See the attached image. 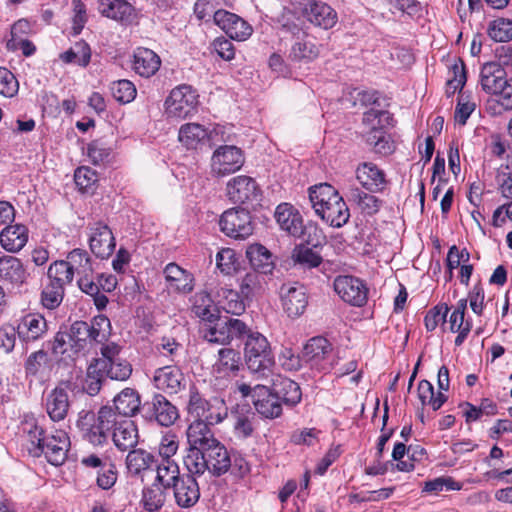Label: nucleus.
<instances>
[{"instance_id": "obj_1", "label": "nucleus", "mask_w": 512, "mask_h": 512, "mask_svg": "<svg viewBox=\"0 0 512 512\" xmlns=\"http://www.w3.org/2000/svg\"><path fill=\"white\" fill-rule=\"evenodd\" d=\"M109 327L110 321L104 315L94 317L90 323L75 321L68 329L56 333L52 351L55 355L74 360L94 343H103L107 338L106 328Z\"/></svg>"}, {"instance_id": "obj_2", "label": "nucleus", "mask_w": 512, "mask_h": 512, "mask_svg": "<svg viewBox=\"0 0 512 512\" xmlns=\"http://www.w3.org/2000/svg\"><path fill=\"white\" fill-rule=\"evenodd\" d=\"M309 200L315 213L330 226L340 228L349 221V208L332 185L321 183L310 187Z\"/></svg>"}, {"instance_id": "obj_3", "label": "nucleus", "mask_w": 512, "mask_h": 512, "mask_svg": "<svg viewBox=\"0 0 512 512\" xmlns=\"http://www.w3.org/2000/svg\"><path fill=\"white\" fill-rule=\"evenodd\" d=\"M275 219L281 230L290 236L302 238L313 247L321 245L324 240L322 231L312 224L305 226L299 211L289 203H281L277 206Z\"/></svg>"}, {"instance_id": "obj_4", "label": "nucleus", "mask_w": 512, "mask_h": 512, "mask_svg": "<svg viewBox=\"0 0 512 512\" xmlns=\"http://www.w3.org/2000/svg\"><path fill=\"white\" fill-rule=\"evenodd\" d=\"M244 354L248 369L259 378L268 379L272 375L274 358L267 338L252 331L245 341Z\"/></svg>"}, {"instance_id": "obj_5", "label": "nucleus", "mask_w": 512, "mask_h": 512, "mask_svg": "<svg viewBox=\"0 0 512 512\" xmlns=\"http://www.w3.org/2000/svg\"><path fill=\"white\" fill-rule=\"evenodd\" d=\"M282 29L293 38L288 54L291 62L309 64L320 56L322 45L309 35L307 29L294 22L285 23Z\"/></svg>"}, {"instance_id": "obj_6", "label": "nucleus", "mask_w": 512, "mask_h": 512, "mask_svg": "<svg viewBox=\"0 0 512 512\" xmlns=\"http://www.w3.org/2000/svg\"><path fill=\"white\" fill-rule=\"evenodd\" d=\"M238 391L243 397H251L256 412L265 419H275L282 415L283 406L279 395L266 384L241 383Z\"/></svg>"}, {"instance_id": "obj_7", "label": "nucleus", "mask_w": 512, "mask_h": 512, "mask_svg": "<svg viewBox=\"0 0 512 512\" xmlns=\"http://www.w3.org/2000/svg\"><path fill=\"white\" fill-rule=\"evenodd\" d=\"M302 359L311 369L326 373L336 367L339 358L332 353L326 338L313 337L304 345Z\"/></svg>"}, {"instance_id": "obj_8", "label": "nucleus", "mask_w": 512, "mask_h": 512, "mask_svg": "<svg viewBox=\"0 0 512 512\" xmlns=\"http://www.w3.org/2000/svg\"><path fill=\"white\" fill-rule=\"evenodd\" d=\"M198 464L192 461L185 467L193 475H203L209 471L214 476L225 474L231 466V456L223 444L218 441L199 456Z\"/></svg>"}, {"instance_id": "obj_9", "label": "nucleus", "mask_w": 512, "mask_h": 512, "mask_svg": "<svg viewBox=\"0 0 512 512\" xmlns=\"http://www.w3.org/2000/svg\"><path fill=\"white\" fill-rule=\"evenodd\" d=\"M188 413L194 421L215 425L227 416V407L224 400L213 398L205 400L197 391L191 390L188 402Z\"/></svg>"}, {"instance_id": "obj_10", "label": "nucleus", "mask_w": 512, "mask_h": 512, "mask_svg": "<svg viewBox=\"0 0 512 512\" xmlns=\"http://www.w3.org/2000/svg\"><path fill=\"white\" fill-rule=\"evenodd\" d=\"M210 426L211 424L194 420L188 426L186 436L189 447L183 460L185 466L189 463L192 464V461L198 464L199 456L219 441L215 438Z\"/></svg>"}, {"instance_id": "obj_11", "label": "nucleus", "mask_w": 512, "mask_h": 512, "mask_svg": "<svg viewBox=\"0 0 512 512\" xmlns=\"http://www.w3.org/2000/svg\"><path fill=\"white\" fill-rule=\"evenodd\" d=\"M210 426L211 424L194 420L188 426L186 436L189 447L183 460L185 466L189 463L192 464V461L198 464L199 456L219 441L215 438Z\"/></svg>"}, {"instance_id": "obj_12", "label": "nucleus", "mask_w": 512, "mask_h": 512, "mask_svg": "<svg viewBox=\"0 0 512 512\" xmlns=\"http://www.w3.org/2000/svg\"><path fill=\"white\" fill-rule=\"evenodd\" d=\"M198 105V95L189 85L174 88L165 101V113L170 118L185 119L192 116Z\"/></svg>"}, {"instance_id": "obj_13", "label": "nucleus", "mask_w": 512, "mask_h": 512, "mask_svg": "<svg viewBox=\"0 0 512 512\" xmlns=\"http://www.w3.org/2000/svg\"><path fill=\"white\" fill-rule=\"evenodd\" d=\"M141 415L145 421L157 423L163 427L172 426L179 418L177 407L164 395L155 394L142 405Z\"/></svg>"}, {"instance_id": "obj_14", "label": "nucleus", "mask_w": 512, "mask_h": 512, "mask_svg": "<svg viewBox=\"0 0 512 512\" xmlns=\"http://www.w3.org/2000/svg\"><path fill=\"white\" fill-rule=\"evenodd\" d=\"M242 150L234 145H220L211 157V173L223 177L240 170L244 164Z\"/></svg>"}, {"instance_id": "obj_15", "label": "nucleus", "mask_w": 512, "mask_h": 512, "mask_svg": "<svg viewBox=\"0 0 512 512\" xmlns=\"http://www.w3.org/2000/svg\"><path fill=\"white\" fill-rule=\"evenodd\" d=\"M219 225L224 234L234 239H245L254 231L252 217L246 209L232 208L225 211Z\"/></svg>"}, {"instance_id": "obj_16", "label": "nucleus", "mask_w": 512, "mask_h": 512, "mask_svg": "<svg viewBox=\"0 0 512 512\" xmlns=\"http://www.w3.org/2000/svg\"><path fill=\"white\" fill-rule=\"evenodd\" d=\"M226 194L233 203L248 205L260 201L261 190L252 177L239 175L227 182Z\"/></svg>"}, {"instance_id": "obj_17", "label": "nucleus", "mask_w": 512, "mask_h": 512, "mask_svg": "<svg viewBox=\"0 0 512 512\" xmlns=\"http://www.w3.org/2000/svg\"><path fill=\"white\" fill-rule=\"evenodd\" d=\"M301 14L310 24L323 30L333 28L338 22L336 10L319 0H308L301 9Z\"/></svg>"}, {"instance_id": "obj_18", "label": "nucleus", "mask_w": 512, "mask_h": 512, "mask_svg": "<svg viewBox=\"0 0 512 512\" xmlns=\"http://www.w3.org/2000/svg\"><path fill=\"white\" fill-rule=\"evenodd\" d=\"M334 290L343 301L353 306L360 307L367 301L368 289L359 278L338 276L334 280Z\"/></svg>"}, {"instance_id": "obj_19", "label": "nucleus", "mask_w": 512, "mask_h": 512, "mask_svg": "<svg viewBox=\"0 0 512 512\" xmlns=\"http://www.w3.org/2000/svg\"><path fill=\"white\" fill-rule=\"evenodd\" d=\"M213 19L214 23L233 40L245 41L252 35V26L234 13L218 10L214 13Z\"/></svg>"}, {"instance_id": "obj_20", "label": "nucleus", "mask_w": 512, "mask_h": 512, "mask_svg": "<svg viewBox=\"0 0 512 512\" xmlns=\"http://www.w3.org/2000/svg\"><path fill=\"white\" fill-rule=\"evenodd\" d=\"M282 306L290 317H297L304 313L308 297L306 288L299 283L283 284L280 288Z\"/></svg>"}, {"instance_id": "obj_21", "label": "nucleus", "mask_w": 512, "mask_h": 512, "mask_svg": "<svg viewBox=\"0 0 512 512\" xmlns=\"http://www.w3.org/2000/svg\"><path fill=\"white\" fill-rule=\"evenodd\" d=\"M89 244L93 254L105 259L112 255L115 250V238L108 225L97 222L90 226Z\"/></svg>"}, {"instance_id": "obj_22", "label": "nucleus", "mask_w": 512, "mask_h": 512, "mask_svg": "<svg viewBox=\"0 0 512 512\" xmlns=\"http://www.w3.org/2000/svg\"><path fill=\"white\" fill-rule=\"evenodd\" d=\"M115 412L112 406H103L97 413L95 422L85 433V438L93 445H102L108 439L113 425H115Z\"/></svg>"}, {"instance_id": "obj_23", "label": "nucleus", "mask_w": 512, "mask_h": 512, "mask_svg": "<svg viewBox=\"0 0 512 512\" xmlns=\"http://www.w3.org/2000/svg\"><path fill=\"white\" fill-rule=\"evenodd\" d=\"M70 447L68 434L63 430H56L46 436L43 443V454L52 465L58 466L64 463Z\"/></svg>"}, {"instance_id": "obj_24", "label": "nucleus", "mask_w": 512, "mask_h": 512, "mask_svg": "<svg viewBox=\"0 0 512 512\" xmlns=\"http://www.w3.org/2000/svg\"><path fill=\"white\" fill-rule=\"evenodd\" d=\"M115 425H113L112 440L120 451L135 448L138 443V429L134 421L127 418L118 419L115 413Z\"/></svg>"}, {"instance_id": "obj_25", "label": "nucleus", "mask_w": 512, "mask_h": 512, "mask_svg": "<svg viewBox=\"0 0 512 512\" xmlns=\"http://www.w3.org/2000/svg\"><path fill=\"white\" fill-rule=\"evenodd\" d=\"M194 475L184 474L173 484V494L175 502L182 508H190L194 506L200 498V489Z\"/></svg>"}, {"instance_id": "obj_26", "label": "nucleus", "mask_w": 512, "mask_h": 512, "mask_svg": "<svg viewBox=\"0 0 512 512\" xmlns=\"http://www.w3.org/2000/svg\"><path fill=\"white\" fill-rule=\"evenodd\" d=\"M184 380L183 373L176 365H165L155 370L153 384L155 388L168 394L180 391Z\"/></svg>"}, {"instance_id": "obj_27", "label": "nucleus", "mask_w": 512, "mask_h": 512, "mask_svg": "<svg viewBox=\"0 0 512 512\" xmlns=\"http://www.w3.org/2000/svg\"><path fill=\"white\" fill-rule=\"evenodd\" d=\"M45 407L53 421H61L67 416L70 407L67 383H61L48 393Z\"/></svg>"}, {"instance_id": "obj_28", "label": "nucleus", "mask_w": 512, "mask_h": 512, "mask_svg": "<svg viewBox=\"0 0 512 512\" xmlns=\"http://www.w3.org/2000/svg\"><path fill=\"white\" fill-rule=\"evenodd\" d=\"M46 332L47 322L40 314H27L17 325L18 338L26 344L37 341Z\"/></svg>"}, {"instance_id": "obj_29", "label": "nucleus", "mask_w": 512, "mask_h": 512, "mask_svg": "<svg viewBox=\"0 0 512 512\" xmlns=\"http://www.w3.org/2000/svg\"><path fill=\"white\" fill-rule=\"evenodd\" d=\"M114 406L112 407L116 412L118 419L127 418L136 415L141 412V396L133 388H124L118 393L113 399Z\"/></svg>"}, {"instance_id": "obj_30", "label": "nucleus", "mask_w": 512, "mask_h": 512, "mask_svg": "<svg viewBox=\"0 0 512 512\" xmlns=\"http://www.w3.org/2000/svg\"><path fill=\"white\" fill-rule=\"evenodd\" d=\"M28 277V273L17 257L4 255L0 257V281L11 284L21 285Z\"/></svg>"}, {"instance_id": "obj_31", "label": "nucleus", "mask_w": 512, "mask_h": 512, "mask_svg": "<svg viewBox=\"0 0 512 512\" xmlns=\"http://www.w3.org/2000/svg\"><path fill=\"white\" fill-rule=\"evenodd\" d=\"M160 57L148 48L139 47L133 55L132 69L141 77L149 78L160 68Z\"/></svg>"}, {"instance_id": "obj_32", "label": "nucleus", "mask_w": 512, "mask_h": 512, "mask_svg": "<svg viewBox=\"0 0 512 512\" xmlns=\"http://www.w3.org/2000/svg\"><path fill=\"white\" fill-rule=\"evenodd\" d=\"M28 237L29 231L25 225H9L0 233V244L7 252L17 253L27 244Z\"/></svg>"}, {"instance_id": "obj_33", "label": "nucleus", "mask_w": 512, "mask_h": 512, "mask_svg": "<svg viewBox=\"0 0 512 512\" xmlns=\"http://www.w3.org/2000/svg\"><path fill=\"white\" fill-rule=\"evenodd\" d=\"M164 274L169 289L179 293H189L193 290V275L176 263H169L164 269Z\"/></svg>"}, {"instance_id": "obj_34", "label": "nucleus", "mask_w": 512, "mask_h": 512, "mask_svg": "<svg viewBox=\"0 0 512 512\" xmlns=\"http://www.w3.org/2000/svg\"><path fill=\"white\" fill-rule=\"evenodd\" d=\"M506 79V72L501 64L488 62L482 66L480 84L485 92L495 95L501 85L506 84Z\"/></svg>"}, {"instance_id": "obj_35", "label": "nucleus", "mask_w": 512, "mask_h": 512, "mask_svg": "<svg viewBox=\"0 0 512 512\" xmlns=\"http://www.w3.org/2000/svg\"><path fill=\"white\" fill-rule=\"evenodd\" d=\"M356 177L364 188L372 192L382 191L386 184L384 172L372 163L360 165Z\"/></svg>"}, {"instance_id": "obj_36", "label": "nucleus", "mask_w": 512, "mask_h": 512, "mask_svg": "<svg viewBox=\"0 0 512 512\" xmlns=\"http://www.w3.org/2000/svg\"><path fill=\"white\" fill-rule=\"evenodd\" d=\"M208 138L207 129L198 123L183 124L178 132V140L187 149L202 147Z\"/></svg>"}, {"instance_id": "obj_37", "label": "nucleus", "mask_w": 512, "mask_h": 512, "mask_svg": "<svg viewBox=\"0 0 512 512\" xmlns=\"http://www.w3.org/2000/svg\"><path fill=\"white\" fill-rule=\"evenodd\" d=\"M246 255L253 271L264 275L272 273L274 269L273 255L266 247L261 244L250 245Z\"/></svg>"}, {"instance_id": "obj_38", "label": "nucleus", "mask_w": 512, "mask_h": 512, "mask_svg": "<svg viewBox=\"0 0 512 512\" xmlns=\"http://www.w3.org/2000/svg\"><path fill=\"white\" fill-rule=\"evenodd\" d=\"M275 394L279 395L282 405L293 407L297 405L302 398L300 386L289 378L278 377L273 380V389Z\"/></svg>"}, {"instance_id": "obj_39", "label": "nucleus", "mask_w": 512, "mask_h": 512, "mask_svg": "<svg viewBox=\"0 0 512 512\" xmlns=\"http://www.w3.org/2000/svg\"><path fill=\"white\" fill-rule=\"evenodd\" d=\"M157 462L155 456L144 449H132L126 457V466L130 474L139 475L152 468Z\"/></svg>"}, {"instance_id": "obj_40", "label": "nucleus", "mask_w": 512, "mask_h": 512, "mask_svg": "<svg viewBox=\"0 0 512 512\" xmlns=\"http://www.w3.org/2000/svg\"><path fill=\"white\" fill-rule=\"evenodd\" d=\"M192 311L204 321L213 323L218 315V310L210 294L206 291L197 292L192 297Z\"/></svg>"}, {"instance_id": "obj_41", "label": "nucleus", "mask_w": 512, "mask_h": 512, "mask_svg": "<svg viewBox=\"0 0 512 512\" xmlns=\"http://www.w3.org/2000/svg\"><path fill=\"white\" fill-rule=\"evenodd\" d=\"M98 10L101 15L122 22L131 16L133 8L125 0H99Z\"/></svg>"}, {"instance_id": "obj_42", "label": "nucleus", "mask_w": 512, "mask_h": 512, "mask_svg": "<svg viewBox=\"0 0 512 512\" xmlns=\"http://www.w3.org/2000/svg\"><path fill=\"white\" fill-rule=\"evenodd\" d=\"M217 295L218 303L226 313L237 316L244 313L246 304L237 291L229 288H220Z\"/></svg>"}, {"instance_id": "obj_43", "label": "nucleus", "mask_w": 512, "mask_h": 512, "mask_svg": "<svg viewBox=\"0 0 512 512\" xmlns=\"http://www.w3.org/2000/svg\"><path fill=\"white\" fill-rule=\"evenodd\" d=\"M214 325L212 323L205 324L202 329L203 338L215 344L227 345L230 344L229 331H228V316L219 317L215 319Z\"/></svg>"}, {"instance_id": "obj_44", "label": "nucleus", "mask_w": 512, "mask_h": 512, "mask_svg": "<svg viewBox=\"0 0 512 512\" xmlns=\"http://www.w3.org/2000/svg\"><path fill=\"white\" fill-rule=\"evenodd\" d=\"M156 478L155 483L163 486L164 488L171 489L173 484L177 482L182 475L177 462L175 460H161L156 462Z\"/></svg>"}, {"instance_id": "obj_45", "label": "nucleus", "mask_w": 512, "mask_h": 512, "mask_svg": "<svg viewBox=\"0 0 512 512\" xmlns=\"http://www.w3.org/2000/svg\"><path fill=\"white\" fill-rule=\"evenodd\" d=\"M23 431L26 434V448L33 457L43 454V443L46 438L44 430L36 422H26Z\"/></svg>"}, {"instance_id": "obj_46", "label": "nucleus", "mask_w": 512, "mask_h": 512, "mask_svg": "<svg viewBox=\"0 0 512 512\" xmlns=\"http://www.w3.org/2000/svg\"><path fill=\"white\" fill-rule=\"evenodd\" d=\"M65 261L73 275L77 274L81 277L93 273L92 260L88 252L83 249L72 250Z\"/></svg>"}, {"instance_id": "obj_47", "label": "nucleus", "mask_w": 512, "mask_h": 512, "mask_svg": "<svg viewBox=\"0 0 512 512\" xmlns=\"http://www.w3.org/2000/svg\"><path fill=\"white\" fill-rule=\"evenodd\" d=\"M168 490L158 483H153L143 489L141 502L148 512H155L161 509L166 500L165 491Z\"/></svg>"}, {"instance_id": "obj_48", "label": "nucleus", "mask_w": 512, "mask_h": 512, "mask_svg": "<svg viewBox=\"0 0 512 512\" xmlns=\"http://www.w3.org/2000/svg\"><path fill=\"white\" fill-rule=\"evenodd\" d=\"M78 286L82 292L93 297L98 310H103L107 306L108 298L100 292L98 280L96 281L93 273L79 277Z\"/></svg>"}, {"instance_id": "obj_49", "label": "nucleus", "mask_w": 512, "mask_h": 512, "mask_svg": "<svg viewBox=\"0 0 512 512\" xmlns=\"http://www.w3.org/2000/svg\"><path fill=\"white\" fill-rule=\"evenodd\" d=\"M291 259L295 266L304 270L318 267L322 262V257L318 253L304 245L294 248Z\"/></svg>"}, {"instance_id": "obj_50", "label": "nucleus", "mask_w": 512, "mask_h": 512, "mask_svg": "<svg viewBox=\"0 0 512 512\" xmlns=\"http://www.w3.org/2000/svg\"><path fill=\"white\" fill-rule=\"evenodd\" d=\"M418 398L423 406L429 405L434 411L441 408L446 402L447 396L441 391L435 395L434 387L428 380H421L418 384Z\"/></svg>"}, {"instance_id": "obj_51", "label": "nucleus", "mask_w": 512, "mask_h": 512, "mask_svg": "<svg viewBox=\"0 0 512 512\" xmlns=\"http://www.w3.org/2000/svg\"><path fill=\"white\" fill-rule=\"evenodd\" d=\"M65 63H74L81 67L89 64L91 58V50L89 45L84 41L76 42L69 50L60 55Z\"/></svg>"}, {"instance_id": "obj_52", "label": "nucleus", "mask_w": 512, "mask_h": 512, "mask_svg": "<svg viewBox=\"0 0 512 512\" xmlns=\"http://www.w3.org/2000/svg\"><path fill=\"white\" fill-rule=\"evenodd\" d=\"M47 278L48 282L57 286H62L65 289V286L73 281L74 275L66 261L59 260L49 266Z\"/></svg>"}, {"instance_id": "obj_53", "label": "nucleus", "mask_w": 512, "mask_h": 512, "mask_svg": "<svg viewBox=\"0 0 512 512\" xmlns=\"http://www.w3.org/2000/svg\"><path fill=\"white\" fill-rule=\"evenodd\" d=\"M219 358L215 367L219 373L228 375L230 372L239 370L241 356L240 353L232 348H222L218 352Z\"/></svg>"}, {"instance_id": "obj_54", "label": "nucleus", "mask_w": 512, "mask_h": 512, "mask_svg": "<svg viewBox=\"0 0 512 512\" xmlns=\"http://www.w3.org/2000/svg\"><path fill=\"white\" fill-rule=\"evenodd\" d=\"M466 83L465 66L462 60H456L449 69L445 93L448 97L461 90Z\"/></svg>"}, {"instance_id": "obj_55", "label": "nucleus", "mask_w": 512, "mask_h": 512, "mask_svg": "<svg viewBox=\"0 0 512 512\" xmlns=\"http://www.w3.org/2000/svg\"><path fill=\"white\" fill-rule=\"evenodd\" d=\"M351 199L354 203L357 204L359 209L367 215H373L377 213L382 204V201L379 200L376 196L363 192L359 189L352 191Z\"/></svg>"}, {"instance_id": "obj_56", "label": "nucleus", "mask_w": 512, "mask_h": 512, "mask_svg": "<svg viewBox=\"0 0 512 512\" xmlns=\"http://www.w3.org/2000/svg\"><path fill=\"white\" fill-rule=\"evenodd\" d=\"M392 115L386 110H380L371 108L364 113L363 124L368 129H381L384 130L386 127L392 125Z\"/></svg>"}, {"instance_id": "obj_57", "label": "nucleus", "mask_w": 512, "mask_h": 512, "mask_svg": "<svg viewBox=\"0 0 512 512\" xmlns=\"http://www.w3.org/2000/svg\"><path fill=\"white\" fill-rule=\"evenodd\" d=\"M65 289L48 282L41 292V304L43 307L53 310L60 306L63 301Z\"/></svg>"}, {"instance_id": "obj_58", "label": "nucleus", "mask_w": 512, "mask_h": 512, "mask_svg": "<svg viewBox=\"0 0 512 512\" xmlns=\"http://www.w3.org/2000/svg\"><path fill=\"white\" fill-rule=\"evenodd\" d=\"M488 35L495 42H508L512 39V21L498 18L489 24Z\"/></svg>"}, {"instance_id": "obj_59", "label": "nucleus", "mask_w": 512, "mask_h": 512, "mask_svg": "<svg viewBox=\"0 0 512 512\" xmlns=\"http://www.w3.org/2000/svg\"><path fill=\"white\" fill-rule=\"evenodd\" d=\"M263 280L262 274L253 270L247 272L240 282L241 295L246 299L252 298L262 289Z\"/></svg>"}, {"instance_id": "obj_60", "label": "nucleus", "mask_w": 512, "mask_h": 512, "mask_svg": "<svg viewBox=\"0 0 512 512\" xmlns=\"http://www.w3.org/2000/svg\"><path fill=\"white\" fill-rule=\"evenodd\" d=\"M111 93L116 101L120 103H129L134 100L137 91L135 85L131 81L123 79L112 83Z\"/></svg>"}, {"instance_id": "obj_61", "label": "nucleus", "mask_w": 512, "mask_h": 512, "mask_svg": "<svg viewBox=\"0 0 512 512\" xmlns=\"http://www.w3.org/2000/svg\"><path fill=\"white\" fill-rule=\"evenodd\" d=\"M461 484L454 481L451 477H438L426 481L422 488L423 492L437 495L442 491L460 490Z\"/></svg>"}, {"instance_id": "obj_62", "label": "nucleus", "mask_w": 512, "mask_h": 512, "mask_svg": "<svg viewBox=\"0 0 512 512\" xmlns=\"http://www.w3.org/2000/svg\"><path fill=\"white\" fill-rule=\"evenodd\" d=\"M132 374V365L124 358L116 359L107 364V377L112 380L125 381Z\"/></svg>"}, {"instance_id": "obj_63", "label": "nucleus", "mask_w": 512, "mask_h": 512, "mask_svg": "<svg viewBox=\"0 0 512 512\" xmlns=\"http://www.w3.org/2000/svg\"><path fill=\"white\" fill-rule=\"evenodd\" d=\"M19 90V83L14 74L5 67H0V95L12 98Z\"/></svg>"}, {"instance_id": "obj_64", "label": "nucleus", "mask_w": 512, "mask_h": 512, "mask_svg": "<svg viewBox=\"0 0 512 512\" xmlns=\"http://www.w3.org/2000/svg\"><path fill=\"white\" fill-rule=\"evenodd\" d=\"M448 312L449 307L447 304H439L430 309L424 318L426 329L428 331H434L440 323L444 324Z\"/></svg>"}]
</instances>
